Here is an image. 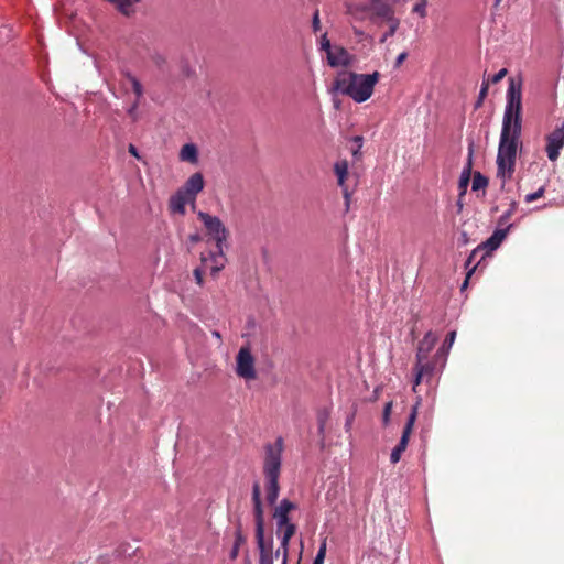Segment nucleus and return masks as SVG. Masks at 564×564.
<instances>
[{
  "mask_svg": "<svg viewBox=\"0 0 564 564\" xmlns=\"http://www.w3.org/2000/svg\"><path fill=\"white\" fill-rule=\"evenodd\" d=\"M379 78L380 73L377 70L370 74H358L352 72V75L350 76L351 86L348 89L351 93L350 98L357 104H362L370 99Z\"/></svg>",
  "mask_w": 564,
  "mask_h": 564,
  "instance_id": "obj_4",
  "label": "nucleus"
},
{
  "mask_svg": "<svg viewBox=\"0 0 564 564\" xmlns=\"http://www.w3.org/2000/svg\"><path fill=\"white\" fill-rule=\"evenodd\" d=\"M197 217L204 224L207 234L216 245V250H210L207 256L204 253L200 254V261L202 264H205L209 260L213 261L214 265L210 268V274L216 276L225 268L227 261L224 248L227 247L229 231L218 216L198 210Z\"/></svg>",
  "mask_w": 564,
  "mask_h": 564,
  "instance_id": "obj_1",
  "label": "nucleus"
},
{
  "mask_svg": "<svg viewBox=\"0 0 564 564\" xmlns=\"http://www.w3.org/2000/svg\"><path fill=\"white\" fill-rule=\"evenodd\" d=\"M327 552V538L324 536L321 539V543L317 550V553L313 560L312 564H324Z\"/></svg>",
  "mask_w": 564,
  "mask_h": 564,
  "instance_id": "obj_26",
  "label": "nucleus"
},
{
  "mask_svg": "<svg viewBox=\"0 0 564 564\" xmlns=\"http://www.w3.org/2000/svg\"><path fill=\"white\" fill-rule=\"evenodd\" d=\"M406 448L403 447L402 445H400L399 443L392 448L391 451V454H390V463L391 464H397L400 462L401 459V456L403 454V452L405 451Z\"/></svg>",
  "mask_w": 564,
  "mask_h": 564,
  "instance_id": "obj_33",
  "label": "nucleus"
},
{
  "mask_svg": "<svg viewBox=\"0 0 564 564\" xmlns=\"http://www.w3.org/2000/svg\"><path fill=\"white\" fill-rule=\"evenodd\" d=\"M352 417H354V416L348 417V419L346 420V423H345V427H346V429H348V427L350 426Z\"/></svg>",
  "mask_w": 564,
  "mask_h": 564,
  "instance_id": "obj_60",
  "label": "nucleus"
},
{
  "mask_svg": "<svg viewBox=\"0 0 564 564\" xmlns=\"http://www.w3.org/2000/svg\"><path fill=\"white\" fill-rule=\"evenodd\" d=\"M502 0H496V4H498L499 2H501Z\"/></svg>",
  "mask_w": 564,
  "mask_h": 564,
  "instance_id": "obj_63",
  "label": "nucleus"
},
{
  "mask_svg": "<svg viewBox=\"0 0 564 564\" xmlns=\"http://www.w3.org/2000/svg\"><path fill=\"white\" fill-rule=\"evenodd\" d=\"M455 339H456V330H451L446 335L443 344L441 345L440 352H442V354L448 352L449 354V350H451L452 346L454 345Z\"/></svg>",
  "mask_w": 564,
  "mask_h": 564,
  "instance_id": "obj_29",
  "label": "nucleus"
},
{
  "mask_svg": "<svg viewBox=\"0 0 564 564\" xmlns=\"http://www.w3.org/2000/svg\"><path fill=\"white\" fill-rule=\"evenodd\" d=\"M518 203L516 200H512L510 203V206L507 210H505L500 217L498 218V226L505 227L508 225L509 218L512 216V214L517 210Z\"/></svg>",
  "mask_w": 564,
  "mask_h": 564,
  "instance_id": "obj_28",
  "label": "nucleus"
},
{
  "mask_svg": "<svg viewBox=\"0 0 564 564\" xmlns=\"http://www.w3.org/2000/svg\"><path fill=\"white\" fill-rule=\"evenodd\" d=\"M180 159L189 163H197L198 161V149L194 143H186L180 151Z\"/></svg>",
  "mask_w": 564,
  "mask_h": 564,
  "instance_id": "obj_19",
  "label": "nucleus"
},
{
  "mask_svg": "<svg viewBox=\"0 0 564 564\" xmlns=\"http://www.w3.org/2000/svg\"><path fill=\"white\" fill-rule=\"evenodd\" d=\"M488 184H489V178L485 174H482L479 171L474 172L473 181H471V191L473 192L477 193L479 191H482V196H485V194H486L485 189L487 188Z\"/></svg>",
  "mask_w": 564,
  "mask_h": 564,
  "instance_id": "obj_21",
  "label": "nucleus"
},
{
  "mask_svg": "<svg viewBox=\"0 0 564 564\" xmlns=\"http://www.w3.org/2000/svg\"><path fill=\"white\" fill-rule=\"evenodd\" d=\"M239 549H240V546H237V545L232 544V547H231L230 553H229V558L230 560H236L237 558V556L239 554Z\"/></svg>",
  "mask_w": 564,
  "mask_h": 564,
  "instance_id": "obj_53",
  "label": "nucleus"
},
{
  "mask_svg": "<svg viewBox=\"0 0 564 564\" xmlns=\"http://www.w3.org/2000/svg\"><path fill=\"white\" fill-rule=\"evenodd\" d=\"M283 438H276L275 444L268 443L265 445V456L263 464V474L267 480V502L270 506H276L280 494V473L282 465Z\"/></svg>",
  "mask_w": 564,
  "mask_h": 564,
  "instance_id": "obj_2",
  "label": "nucleus"
},
{
  "mask_svg": "<svg viewBox=\"0 0 564 564\" xmlns=\"http://www.w3.org/2000/svg\"><path fill=\"white\" fill-rule=\"evenodd\" d=\"M234 536H235L234 545L241 546L242 544L246 543L247 539L242 532V524H241L240 519L237 520V525H236Z\"/></svg>",
  "mask_w": 564,
  "mask_h": 564,
  "instance_id": "obj_32",
  "label": "nucleus"
},
{
  "mask_svg": "<svg viewBox=\"0 0 564 564\" xmlns=\"http://www.w3.org/2000/svg\"><path fill=\"white\" fill-rule=\"evenodd\" d=\"M254 532L265 529L263 503L253 505Z\"/></svg>",
  "mask_w": 564,
  "mask_h": 564,
  "instance_id": "obj_23",
  "label": "nucleus"
},
{
  "mask_svg": "<svg viewBox=\"0 0 564 564\" xmlns=\"http://www.w3.org/2000/svg\"><path fill=\"white\" fill-rule=\"evenodd\" d=\"M279 557V550L275 552H259V562H271Z\"/></svg>",
  "mask_w": 564,
  "mask_h": 564,
  "instance_id": "obj_43",
  "label": "nucleus"
},
{
  "mask_svg": "<svg viewBox=\"0 0 564 564\" xmlns=\"http://www.w3.org/2000/svg\"><path fill=\"white\" fill-rule=\"evenodd\" d=\"M295 532L296 531H292V529L275 530V535L276 539L279 540V546L276 550H279V556L281 555L282 557H284V563L289 558L290 542Z\"/></svg>",
  "mask_w": 564,
  "mask_h": 564,
  "instance_id": "obj_16",
  "label": "nucleus"
},
{
  "mask_svg": "<svg viewBox=\"0 0 564 564\" xmlns=\"http://www.w3.org/2000/svg\"><path fill=\"white\" fill-rule=\"evenodd\" d=\"M334 172H335L336 177H337L338 186L341 187V189H343V195H344V199H345L346 210H348L349 209V205H350L351 193H350V191L348 189V187L346 185V180H347V176H348V163H347V161L346 160L337 161L334 164Z\"/></svg>",
  "mask_w": 564,
  "mask_h": 564,
  "instance_id": "obj_10",
  "label": "nucleus"
},
{
  "mask_svg": "<svg viewBox=\"0 0 564 564\" xmlns=\"http://www.w3.org/2000/svg\"><path fill=\"white\" fill-rule=\"evenodd\" d=\"M351 154L354 159H359L361 156V148L355 147L351 149Z\"/></svg>",
  "mask_w": 564,
  "mask_h": 564,
  "instance_id": "obj_57",
  "label": "nucleus"
},
{
  "mask_svg": "<svg viewBox=\"0 0 564 564\" xmlns=\"http://www.w3.org/2000/svg\"><path fill=\"white\" fill-rule=\"evenodd\" d=\"M188 243H191L192 246L195 245V243H198L202 241V236L198 231L196 232H193L188 236Z\"/></svg>",
  "mask_w": 564,
  "mask_h": 564,
  "instance_id": "obj_51",
  "label": "nucleus"
},
{
  "mask_svg": "<svg viewBox=\"0 0 564 564\" xmlns=\"http://www.w3.org/2000/svg\"><path fill=\"white\" fill-rule=\"evenodd\" d=\"M411 433L412 431L408 430V429H403L402 430V434H401V437L399 440V444L402 445L403 447H408L409 445V441H410V436H411Z\"/></svg>",
  "mask_w": 564,
  "mask_h": 564,
  "instance_id": "obj_47",
  "label": "nucleus"
},
{
  "mask_svg": "<svg viewBox=\"0 0 564 564\" xmlns=\"http://www.w3.org/2000/svg\"><path fill=\"white\" fill-rule=\"evenodd\" d=\"M187 203H191L189 197L178 188L169 199V209L171 214L184 216Z\"/></svg>",
  "mask_w": 564,
  "mask_h": 564,
  "instance_id": "obj_15",
  "label": "nucleus"
},
{
  "mask_svg": "<svg viewBox=\"0 0 564 564\" xmlns=\"http://www.w3.org/2000/svg\"><path fill=\"white\" fill-rule=\"evenodd\" d=\"M236 372L239 377L250 380L257 376L254 358L248 347H242L236 358Z\"/></svg>",
  "mask_w": 564,
  "mask_h": 564,
  "instance_id": "obj_7",
  "label": "nucleus"
},
{
  "mask_svg": "<svg viewBox=\"0 0 564 564\" xmlns=\"http://www.w3.org/2000/svg\"><path fill=\"white\" fill-rule=\"evenodd\" d=\"M479 264H480V261L474 263L473 268L468 269V271L466 272L465 280L463 281V283L460 285L462 293L467 289V286L469 284V280H470L471 275L475 273V271L477 270Z\"/></svg>",
  "mask_w": 564,
  "mask_h": 564,
  "instance_id": "obj_37",
  "label": "nucleus"
},
{
  "mask_svg": "<svg viewBox=\"0 0 564 564\" xmlns=\"http://www.w3.org/2000/svg\"><path fill=\"white\" fill-rule=\"evenodd\" d=\"M448 352H440V348L434 354L431 361H435V365H440L441 368H444L447 361Z\"/></svg>",
  "mask_w": 564,
  "mask_h": 564,
  "instance_id": "obj_39",
  "label": "nucleus"
},
{
  "mask_svg": "<svg viewBox=\"0 0 564 564\" xmlns=\"http://www.w3.org/2000/svg\"><path fill=\"white\" fill-rule=\"evenodd\" d=\"M193 274H194L196 283L202 286L204 283V279H203L204 269L202 267H197L194 269Z\"/></svg>",
  "mask_w": 564,
  "mask_h": 564,
  "instance_id": "obj_48",
  "label": "nucleus"
},
{
  "mask_svg": "<svg viewBox=\"0 0 564 564\" xmlns=\"http://www.w3.org/2000/svg\"><path fill=\"white\" fill-rule=\"evenodd\" d=\"M297 509V505L288 498H283L274 507L272 519L275 521V530L292 529L296 531L297 527L292 521L291 512Z\"/></svg>",
  "mask_w": 564,
  "mask_h": 564,
  "instance_id": "obj_6",
  "label": "nucleus"
},
{
  "mask_svg": "<svg viewBox=\"0 0 564 564\" xmlns=\"http://www.w3.org/2000/svg\"><path fill=\"white\" fill-rule=\"evenodd\" d=\"M522 128L513 126L501 127L497 156L517 161L518 147L521 145Z\"/></svg>",
  "mask_w": 564,
  "mask_h": 564,
  "instance_id": "obj_5",
  "label": "nucleus"
},
{
  "mask_svg": "<svg viewBox=\"0 0 564 564\" xmlns=\"http://www.w3.org/2000/svg\"><path fill=\"white\" fill-rule=\"evenodd\" d=\"M252 505H256V503H262V498H261V489H260V485H259V481H254L252 484Z\"/></svg>",
  "mask_w": 564,
  "mask_h": 564,
  "instance_id": "obj_40",
  "label": "nucleus"
},
{
  "mask_svg": "<svg viewBox=\"0 0 564 564\" xmlns=\"http://www.w3.org/2000/svg\"><path fill=\"white\" fill-rule=\"evenodd\" d=\"M426 6H427V0H420L417 3H415L412 11L414 13H417L421 18H425L427 14Z\"/></svg>",
  "mask_w": 564,
  "mask_h": 564,
  "instance_id": "obj_38",
  "label": "nucleus"
},
{
  "mask_svg": "<svg viewBox=\"0 0 564 564\" xmlns=\"http://www.w3.org/2000/svg\"><path fill=\"white\" fill-rule=\"evenodd\" d=\"M496 164L497 177L501 180V188H503L507 181L512 178L516 169V161L497 156Z\"/></svg>",
  "mask_w": 564,
  "mask_h": 564,
  "instance_id": "obj_14",
  "label": "nucleus"
},
{
  "mask_svg": "<svg viewBox=\"0 0 564 564\" xmlns=\"http://www.w3.org/2000/svg\"><path fill=\"white\" fill-rule=\"evenodd\" d=\"M436 367H437V365H435V361H431V360H429V358L426 360H422V361L415 360V365H414V369L423 371V375H424L426 381H429L433 377Z\"/></svg>",
  "mask_w": 564,
  "mask_h": 564,
  "instance_id": "obj_22",
  "label": "nucleus"
},
{
  "mask_svg": "<svg viewBox=\"0 0 564 564\" xmlns=\"http://www.w3.org/2000/svg\"><path fill=\"white\" fill-rule=\"evenodd\" d=\"M544 192H545V187L541 186L535 192L527 194L524 197V202L532 203V202L539 199L540 197H542Z\"/></svg>",
  "mask_w": 564,
  "mask_h": 564,
  "instance_id": "obj_41",
  "label": "nucleus"
},
{
  "mask_svg": "<svg viewBox=\"0 0 564 564\" xmlns=\"http://www.w3.org/2000/svg\"><path fill=\"white\" fill-rule=\"evenodd\" d=\"M212 335H213V337H215V338H217V339H219V340L221 339V334H220V332H218V330H213V332H212Z\"/></svg>",
  "mask_w": 564,
  "mask_h": 564,
  "instance_id": "obj_59",
  "label": "nucleus"
},
{
  "mask_svg": "<svg viewBox=\"0 0 564 564\" xmlns=\"http://www.w3.org/2000/svg\"><path fill=\"white\" fill-rule=\"evenodd\" d=\"M333 98H332V101H333V106L336 110H339L340 107H341V101L336 97V95H332Z\"/></svg>",
  "mask_w": 564,
  "mask_h": 564,
  "instance_id": "obj_56",
  "label": "nucleus"
},
{
  "mask_svg": "<svg viewBox=\"0 0 564 564\" xmlns=\"http://www.w3.org/2000/svg\"><path fill=\"white\" fill-rule=\"evenodd\" d=\"M389 23H390L389 30L381 36L380 43L386 42L389 36H392L395 33V31H397V29L399 28V24H400L398 19H393Z\"/></svg>",
  "mask_w": 564,
  "mask_h": 564,
  "instance_id": "obj_35",
  "label": "nucleus"
},
{
  "mask_svg": "<svg viewBox=\"0 0 564 564\" xmlns=\"http://www.w3.org/2000/svg\"><path fill=\"white\" fill-rule=\"evenodd\" d=\"M316 419H317V433L321 437H324L326 423L329 419V411L326 408L319 409L317 411Z\"/></svg>",
  "mask_w": 564,
  "mask_h": 564,
  "instance_id": "obj_24",
  "label": "nucleus"
},
{
  "mask_svg": "<svg viewBox=\"0 0 564 564\" xmlns=\"http://www.w3.org/2000/svg\"><path fill=\"white\" fill-rule=\"evenodd\" d=\"M470 176H466L465 173H460L457 184L458 194L460 198H464V196L467 194Z\"/></svg>",
  "mask_w": 564,
  "mask_h": 564,
  "instance_id": "obj_30",
  "label": "nucleus"
},
{
  "mask_svg": "<svg viewBox=\"0 0 564 564\" xmlns=\"http://www.w3.org/2000/svg\"><path fill=\"white\" fill-rule=\"evenodd\" d=\"M438 340V336L429 330L425 333L424 337L419 341L416 354H415V360L422 361L426 360L429 358L430 352L434 348Z\"/></svg>",
  "mask_w": 564,
  "mask_h": 564,
  "instance_id": "obj_12",
  "label": "nucleus"
},
{
  "mask_svg": "<svg viewBox=\"0 0 564 564\" xmlns=\"http://www.w3.org/2000/svg\"><path fill=\"white\" fill-rule=\"evenodd\" d=\"M467 141H468L467 159H466V162H465L464 167L460 173H465L466 176L471 177L475 172V171H473V162H474V154H475V141L473 138H468Z\"/></svg>",
  "mask_w": 564,
  "mask_h": 564,
  "instance_id": "obj_20",
  "label": "nucleus"
},
{
  "mask_svg": "<svg viewBox=\"0 0 564 564\" xmlns=\"http://www.w3.org/2000/svg\"><path fill=\"white\" fill-rule=\"evenodd\" d=\"M456 206H457V213H458V214H459V213H462V210H463V206H464V205H463V198H460V196H459V195H458V199H457V202H456Z\"/></svg>",
  "mask_w": 564,
  "mask_h": 564,
  "instance_id": "obj_58",
  "label": "nucleus"
},
{
  "mask_svg": "<svg viewBox=\"0 0 564 564\" xmlns=\"http://www.w3.org/2000/svg\"><path fill=\"white\" fill-rule=\"evenodd\" d=\"M107 1H108V2H110V3H113V4H116V6H117V3L119 2V0H107Z\"/></svg>",
  "mask_w": 564,
  "mask_h": 564,
  "instance_id": "obj_61",
  "label": "nucleus"
},
{
  "mask_svg": "<svg viewBox=\"0 0 564 564\" xmlns=\"http://www.w3.org/2000/svg\"><path fill=\"white\" fill-rule=\"evenodd\" d=\"M488 88H489V83L486 82V79H484L482 83H481L480 90L478 93L477 99L474 102V109L475 110H477L480 107H482L484 101H485V99H486V97L488 95Z\"/></svg>",
  "mask_w": 564,
  "mask_h": 564,
  "instance_id": "obj_27",
  "label": "nucleus"
},
{
  "mask_svg": "<svg viewBox=\"0 0 564 564\" xmlns=\"http://www.w3.org/2000/svg\"><path fill=\"white\" fill-rule=\"evenodd\" d=\"M514 227L513 223L506 225L505 227L497 226L491 236L478 245V249L485 250V254L479 260L480 262L486 256H489L492 251L497 250L502 241L506 239L508 232Z\"/></svg>",
  "mask_w": 564,
  "mask_h": 564,
  "instance_id": "obj_8",
  "label": "nucleus"
},
{
  "mask_svg": "<svg viewBox=\"0 0 564 564\" xmlns=\"http://www.w3.org/2000/svg\"><path fill=\"white\" fill-rule=\"evenodd\" d=\"M128 151L132 156L137 158L138 160L140 159V154L135 145L130 144Z\"/></svg>",
  "mask_w": 564,
  "mask_h": 564,
  "instance_id": "obj_54",
  "label": "nucleus"
},
{
  "mask_svg": "<svg viewBox=\"0 0 564 564\" xmlns=\"http://www.w3.org/2000/svg\"><path fill=\"white\" fill-rule=\"evenodd\" d=\"M128 78H129V80H130V83L132 85L133 93L135 94V96L138 98H140L143 95L142 84L140 83V80L135 76H133L131 74H128Z\"/></svg>",
  "mask_w": 564,
  "mask_h": 564,
  "instance_id": "obj_34",
  "label": "nucleus"
},
{
  "mask_svg": "<svg viewBox=\"0 0 564 564\" xmlns=\"http://www.w3.org/2000/svg\"><path fill=\"white\" fill-rule=\"evenodd\" d=\"M481 249H478V246L470 252V254L467 257L465 263H464V267L466 269V272L468 271V269H471L473 268V262L475 260V257L478 252H480Z\"/></svg>",
  "mask_w": 564,
  "mask_h": 564,
  "instance_id": "obj_45",
  "label": "nucleus"
},
{
  "mask_svg": "<svg viewBox=\"0 0 564 564\" xmlns=\"http://www.w3.org/2000/svg\"><path fill=\"white\" fill-rule=\"evenodd\" d=\"M204 185L203 174L196 172L180 187V189L189 197L193 210L196 208V196L204 189Z\"/></svg>",
  "mask_w": 564,
  "mask_h": 564,
  "instance_id": "obj_9",
  "label": "nucleus"
},
{
  "mask_svg": "<svg viewBox=\"0 0 564 564\" xmlns=\"http://www.w3.org/2000/svg\"><path fill=\"white\" fill-rule=\"evenodd\" d=\"M413 371H414V379H413L412 390L414 392H416V387L425 379V377H424L422 370H417V369L413 368Z\"/></svg>",
  "mask_w": 564,
  "mask_h": 564,
  "instance_id": "obj_46",
  "label": "nucleus"
},
{
  "mask_svg": "<svg viewBox=\"0 0 564 564\" xmlns=\"http://www.w3.org/2000/svg\"><path fill=\"white\" fill-rule=\"evenodd\" d=\"M371 8L373 9L375 14L378 18L384 19L388 22H391L393 19H395L393 17L392 8L388 3L382 2L381 0L379 2H371Z\"/></svg>",
  "mask_w": 564,
  "mask_h": 564,
  "instance_id": "obj_18",
  "label": "nucleus"
},
{
  "mask_svg": "<svg viewBox=\"0 0 564 564\" xmlns=\"http://www.w3.org/2000/svg\"><path fill=\"white\" fill-rule=\"evenodd\" d=\"M352 75L351 70H339L336 74V77L329 88V93L332 95H344L350 97V91L348 90L351 86L350 76Z\"/></svg>",
  "mask_w": 564,
  "mask_h": 564,
  "instance_id": "obj_11",
  "label": "nucleus"
},
{
  "mask_svg": "<svg viewBox=\"0 0 564 564\" xmlns=\"http://www.w3.org/2000/svg\"><path fill=\"white\" fill-rule=\"evenodd\" d=\"M139 1L140 0H119L116 7L119 12L129 17L132 13L131 7Z\"/></svg>",
  "mask_w": 564,
  "mask_h": 564,
  "instance_id": "obj_31",
  "label": "nucleus"
},
{
  "mask_svg": "<svg viewBox=\"0 0 564 564\" xmlns=\"http://www.w3.org/2000/svg\"><path fill=\"white\" fill-rule=\"evenodd\" d=\"M503 126L522 128V79L509 78L506 95V107L502 117Z\"/></svg>",
  "mask_w": 564,
  "mask_h": 564,
  "instance_id": "obj_3",
  "label": "nucleus"
},
{
  "mask_svg": "<svg viewBox=\"0 0 564 564\" xmlns=\"http://www.w3.org/2000/svg\"><path fill=\"white\" fill-rule=\"evenodd\" d=\"M421 397H417L415 403L412 405L411 408V411L406 417V422L403 426V429H408L410 431H413V426L415 424V421H416V417H417V411H419V406L421 404Z\"/></svg>",
  "mask_w": 564,
  "mask_h": 564,
  "instance_id": "obj_25",
  "label": "nucleus"
},
{
  "mask_svg": "<svg viewBox=\"0 0 564 564\" xmlns=\"http://www.w3.org/2000/svg\"><path fill=\"white\" fill-rule=\"evenodd\" d=\"M258 552H275L273 534H265V529L254 532Z\"/></svg>",
  "mask_w": 564,
  "mask_h": 564,
  "instance_id": "obj_17",
  "label": "nucleus"
},
{
  "mask_svg": "<svg viewBox=\"0 0 564 564\" xmlns=\"http://www.w3.org/2000/svg\"><path fill=\"white\" fill-rule=\"evenodd\" d=\"M352 63V56L343 46H335L333 52H328L327 64L333 67H347Z\"/></svg>",
  "mask_w": 564,
  "mask_h": 564,
  "instance_id": "obj_13",
  "label": "nucleus"
},
{
  "mask_svg": "<svg viewBox=\"0 0 564 564\" xmlns=\"http://www.w3.org/2000/svg\"><path fill=\"white\" fill-rule=\"evenodd\" d=\"M502 0H496V4H498L499 2H501Z\"/></svg>",
  "mask_w": 564,
  "mask_h": 564,
  "instance_id": "obj_64",
  "label": "nucleus"
},
{
  "mask_svg": "<svg viewBox=\"0 0 564 564\" xmlns=\"http://www.w3.org/2000/svg\"><path fill=\"white\" fill-rule=\"evenodd\" d=\"M470 242L469 235L466 231H462L458 237V245L459 246H466Z\"/></svg>",
  "mask_w": 564,
  "mask_h": 564,
  "instance_id": "obj_50",
  "label": "nucleus"
},
{
  "mask_svg": "<svg viewBox=\"0 0 564 564\" xmlns=\"http://www.w3.org/2000/svg\"><path fill=\"white\" fill-rule=\"evenodd\" d=\"M259 564H274V561H271V562H259Z\"/></svg>",
  "mask_w": 564,
  "mask_h": 564,
  "instance_id": "obj_62",
  "label": "nucleus"
},
{
  "mask_svg": "<svg viewBox=\"0 0 564 564\" xmlns=\"http://www.w3.org/2000/svg\"><path fill=\"white\" fill-rule=\"evenodd\" d=\"M351 140H352V142L355 143L356 147L362 148L364 138L361 135H355V137H352Z\"/></svg>",
  "mask_w": 564,
  "mask_h": 564,
  "instance_id": "obj_55",
  "label": "nucleus"
},
{
  "mask_svg": "<svg viewBox=\"0 0 564 564\" xmlns=\"http://www.w3.org/2000/svg\"><path fill=\"white\" fill-rule=\"evenodd\" d=\"M312 29L316 33L321 30L319 12L316 10L312 17Z\"/></svg>",
  "mask_w": 564,
  "mask_h": 564,
  "instance_id": "obj_49",
  "label": "nucleus"
},
{
  "mask_svg": "<svg viewBox=\"0 0 564 564\" xmlns=\"http://www.w3.org/2000/svg\"><path fill=\"white\" fill-rule=\"evenodd\" d=\"M392 410V401H389L384 404L382 410V425L386 427L390 424V416Z\"/></svg>",
  "mask_w": 564,
  "mask_h": 564,
  "instance_id": "obj_36",
  "label": "nucleus"
},
{
  "mask_svg": "<svg viewBox=\"0 0 564 564\" xmlns=\"http://www.w3.org/2000/svg\"><path fill=\"white\" fill-rule=\"evenodd\" d=\"M507 73H508L507 68H501L499 72L494 74L490 78H488L486 82H488L489 84L490 83L497 84L500 80H502V78L507 75Z\"/></svg>",
  "mask_w": 564,
  "mask_h": 564,
  "instance_id": "obj_44",
  "label": "nucleus"
},
{
  "mask_svg": "<svg viewBox=\"0 0 564 564\" xmlns=\"http://www.w3.org/2000/svg\"><path fill=\"white\" fill-rule=\"evenodd\" d=\"M408 57V53L406 52H402L400 53L395 61H394V67L398 68L402 65V63L405 61V58Z\"/></svg>",
  "mask_w": 564,
  "mask_h": 564,
  "instance_id": "obj_52",
  "label": "nucleus"
},
{
  "mask_svg": "<svg viewBox=\"0 0 564 564\" xmlns=\"http://www.w3.org/2000/svg\"><path fill=\"white\" fill-rule=\"evenodd\" d=\"M319 44H321V51H324L326 53V57H327L328 52H333V48H334L329 39L327 37V33L322 34Z\"/></svg>",
  "mask_w": 564,
  "mask_h": 564,
  "instance_id": "obj_42",
  "label": "nucleus"
}]
</instances>
